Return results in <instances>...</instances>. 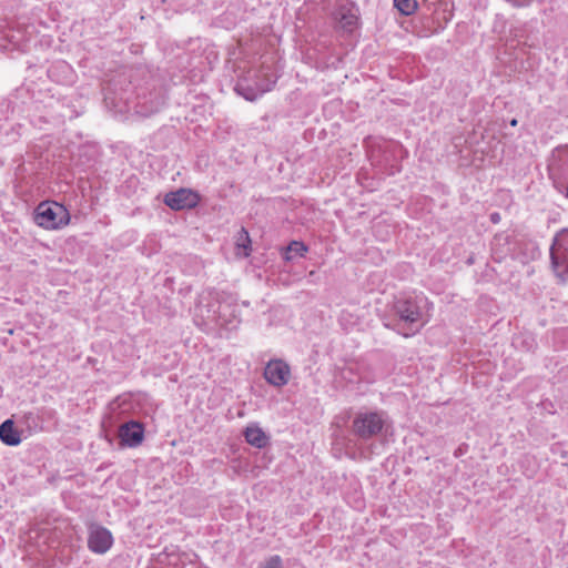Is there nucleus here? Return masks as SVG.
Wrapping results in <instances>:
<instances>
[{
  "label": "nucleus",
  "instance_id": "nucleus-18",
  "mask_svg": "<svg viewBox=\"0 0 568 568\" xmlns=\"http://www.w3.org/2000/svg\"><path fill=\"white\" fill-rule=\"evenodd\" d=\"M226 306L225 305H220L219 307V318L223 320L225 323H231V320H227L226 318Z\"/></svg>",
  "mask_w": 568,
  "mask_h": 568
},
{
  "label": "nucleus",
  "instance_id": "nucleus-13",
  "mask_svg": "<svg viewBox=\"0 0 568 568\" xmlns=\"http://www.w3.org/2000/svg\"><path fill=\"white\" fill-rule=\"evenodd\" d=\"M246 442L257 448H263L268 442L267 435L256 425H248L244 430Z\"/></svg>",
  "mask_w": 568,
  "mask_h": 568
},
{
  "label": "nucleus",
  "instance_id": "nucleus-19",
  "mask_svg": "<svg viewBox=\"0 0 568 568\" xmlns=\"http://www.w3.org/2000/svg\"><path fill=\"white\" fill-rule=\"evenodd\" d=\"M499 214L498 213H493L490 215V220L494 222V223H497L499 221Z\"/></svg>",
  "mask_w": 568,
  "mask_h": 568
},
{
  "label": "nucleus",
  "instance_id": "nucleus-8",
  "mask_svg": "<svg viewBox=\"0 0 568 568\" xmlns=\"http://www.w3.org/2000/svg\"><path fill=\"white\" fill-rule=\"evenodd\" d=\"M265 79L258 80L255 88L244 87L243 83L236 85V91L241 93L246 100L253 101L261 94L270 91L275 83V78L272 74L263 73Z\"/></svg>",
  "mask_w": 568,
  "mask_h": 568
},
{
  "label": "nucleus",
  "instance_id": "nucleus-1",
  "mask_svg": "<svg viewBox=\"0 0 568 568\" xmlns=\"http://www.w3.org/2000/svg\"><path fill=\"white\" fill-rule=\"evenodd\" d=\"M389 426L388 416L384 412H359L352 423V433L362 440L382 435Z\"/></svg>",
  "mask_w": 568,
  "mask_h": 568
},
{
  "label": "nucleus",
  "instance_id": "nucleus-7",
  "mask_svg": "<svg viewBox=\"0 0 568 568\" xmlns=\"http://www.w3.org/2000/svg\"><path fill=\"white\" fill-rule=\"evenodd\" d=\"M199 202L196 193L187 189H180L175 192H170L164 197V203L172 210L192 209Z\"/></svg>",
  "mask_w": 568,
  "mask_h": 568
},
{
  "label": "nucleus",
  "instance_id": "nucleus-2",
  "mask_svg": "<svg viewBox=\"0 0 568 568\" xmlns=\"http://www.w3.org/2000/svg\"><path fill=\"white\" fill-rule=\"evenodd\" d=\"M70 221L68 210L54 201L41 202L34 211V222L45 230H57Z\"/></svg>",
  "mask_w": 568,
  "mask_h": 568
},
{
  "label": "nucleus",
  "instance_id": "nucleus-12",
  "mask_svg": "<svg viewBox=\"0 0 568 568\" xmlns=\"http://www.w3.org/2000/svg\"><path fill=\"white\" fill-rule=\"evenodd\" d=\"M22 432L14 427L12 419L2 422V444L18 446L22 440Z\"/></svg>",
  "mask_w": 568,
  "mask_h": 568
},
{
  "label": "nucleus",
  "instance_id": "nucleus-17",
  "mask_svg": "<svg viewBox=\"0 0 568 568\" xmlns=\"http://www.w3.org/2000/svg\"><path fill=\"white\" fill-rule=\"evenodd\" d=\"M282 558L278 555L271 556L267 558L260 568H282Z\"/></svg>",
  "mask_w": 568,
  "mask_h": 568
},
{
  "label": "nucleus",
  "instance_id": "nucleus-9",
  "mask_svg": "<svg viewBox=\"0 0 568 568\" xmlns=\"http://www.w3.org/2000/svg\"><path fill=\"white\" fill-rule=\"evenodd\" d=\"M119 436L124 445L136 447L143 440V427L136 422L125 423L120 427Z\"/></svg>",
  "mask_w": 568,
  "mask_h": 568
},
{
  "label": "nucleus",
  "instance_id": "nucleus-6",
  "mask_svg": "<svg viewBox=\"0 0 568 568\" xmlns=\"http://www.w3.org/2000/svg\"><path fill=\"white\" fill-rule=\"evenodd\" d=\"M290 366L282 359H272L264 369L265 379L273 386L282 387L288 383Z\"/></svg>",
  "mask_w": 568,
  "mask_h": 568
},
{
  "label": "nucleus",
  "instance_id": "nucleus-14",
  "mask_svg": "<svg viewBox=\"0 0 568 568\" xmlns=\"http://www.w3.org/2000/svg\"><path fill=\"white\" fill-rule=\"evenodd\" d=\"M306 252H307V247H306V245H304V243L293 241L286 247V251L284 253V258L286 261H291L296 256H303Z\"/></svg>",
  "mask_w": 568,
  "mask_h": 568
},
{
  "label": "nucleus",
  "instance_id": "nucleus-4",
  "mask_svg": "<svg viewBox=\"0 0 568 568\" xmlns=\"http://www.w3.org/2000/svg\"><path fill=\"white\" fill-rule=\"evenodd\" d=\"M550 264L555 276L561 282H568V229L559 231L550 246Z\"/></svg>",
  "mask_w": 568,
  "mask_h": 568
},
{
  "label": "nucleus",
  "instance_id": "nucleus-16",
  "mask_svg": "<svg viewBox=\"0 0 568 568\" xmlns=\"http://www.w3.org/2000/svg\"><path fill=\"white\" fill-rule=\"evenodd\" d=\"M248 244H250V237H248V233L242 229L239 233V237H237V242H236V245L239 248L243 247L244 252H243V255L244 256H248L250 252H248Z\"/></svg>",
  "mask_w": 568,
  "mask_h": 568
},
{
  "label": "nucleus",
  "instance_id": "nucleus-5",
  "mask_svg": "<svg viewBox=\"0 0 568 568\" xmlns=\"http://www.w3.org/2000/svg\"><path fill=\"white\" fill-rule=\"evenodd\" d=\"M113 544V537L109 529L93 525L89 529L88 546L95 554H105Z\"/></svg>",
  "mask_w": 568,
  "mask_h": 568
},
{
  "label": "nucleus",
  "instance_id": "nucleus-10",
  "mask_svg": "<svg viewBox=\"0 0 568 568\" xmlns=\"http://www.w3.org/2000/svg\"><path fill=\"white\" fill-rule=\"evenodd\" d=\"M335 20L339 29L352 32L357 27L358 10L354 6H341L335 11Z\"/></svg>",
  "mask_w": 568,
  "mask_h": 568
},
{
  "label": "nucleus",
  "instance_id": "nucleus-20",
  "mask_svg": "<svg viewBox=\"0 0 568 568\" xmlns=\"http://www.w3.org/2000/svg\"><path fill=\"white\" fill-rule=\"evenodd\" d=\"M517 123H518V122H517V120H516V119H513V120L510 121V125H513V126H516V125H517Z\"/></svg>",
  "mask_w": 568,
  "mask_h": 568
},
{
  "label": "nucleus",
  "instance_id": "nucleus-11",
  "mask_svg": "<svg viewBox=\"0 0 568 568\" xmlns=\"http://www.w3.org/2000/svg\"><path fill=\"white\" fill-rule=\"evenodd\" d=\"M549 166L559 173L568 172V145L558 146L552 151Z\"/></svg>",
  "mask_w": 568,
  "mask_h": 568
},
{
  "label": "nucleus",
  "instance_id": "nucleus-15",
  "mask_svg": "<svg viewBox=\"0 0 568 568\" xmlns=\"http://www.w3.org/2000/svg\"><path fill=\"white\" fill-rule=\"evenodd\" d=\"M394 4L405 16L413 14L417 9V0H394Z\"/></svg>",
  "mask_w": 568,
  "mask_h": 568
},
{
  "label": "nucleus",
  "instance_id": "nucleus-3",
  "mask_svg": "<svg viewBox=\"0 0 568 568\" xmlns=\"http://www.w3.org/2000/svg\"><path fill=\"white\" fill-rule=\"evenodd\" d=\"M394 312L399 322L406 326L403 332L404 336L415 334L425 324L420 307L417 301L413 298H398L394 304Z\"/></svg>",
  "mask_w": 568,
  "mask_h": 568
}]
</instances>
